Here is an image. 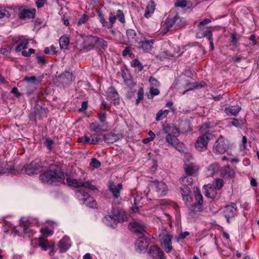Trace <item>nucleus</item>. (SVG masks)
<instances>
[{
  "label": "nucleus",
  "mask_w": 259,
  "mask_h": 259,
  "mask_svg": "<svg viewBox=\"0 0 259 259\" xmlns=\"http://www.w3.org/2000/svg\"><path fill=\"white\" fill-rule=\"evenodd\" d=\"M39 179L42 183L53 186L65 184L64 172L57 166H53L40 174Z\"/></svg>",
  "instance_id": "nucleus-1"
},
{
  "label": "nucleus",
  "mask_w": 259,
  "mask_h": 259,
  "mask_svg": "<svg viewBox=\"0 0 259 259\" xmlns=\"http://www.w3.org/2000/svg\"><path fill=\"white\" fill-rule=\"evenodd\" d=\"M179 136V131L176 126L165 123L163 124L162 130L157 134V138L159 141L165 140L169 144L174 145L178 142L177 137Z\"/></svg>",
  "instance_id": "nucleus-2"
},
{
  "label": "nucleus",
  "mask_w": 259,
  "mask_h": 259,
  "mask_svg": "<svg viewBox=\"0 0 259 259\" xmlns=\"http://www.w3.org/2000/svg\"><path fill=\"white\" fill-rule=\"evenodd\" d=\"M66 181V184L68 186L74 187L75 188L82 187L85 189H89L90 190L93 191L97 190L96 186L92 185L90 181L83 182L79 180L74 179L72 177H67Z\"/></svg>",
  "instance_id": "nucleus-3"
},
{
  "label": "nucleus",
  "mask_w": 259,
  "mask_h": 259,
  "mask_svg": "<svg viewBox=\"0 0 259 259\" xmlns=\"http://www.w3.org/2000/svg\"><path fill=\"white\" fill-rule=\"evenodd\" d=\"M213 135L209 132H204L198 137L195 144V148L199 151H205L207 148L208 141L213 138Z\"/></svg>",
  "instance_id": "nucleus-4"
},
{
  "label": "nucleus",
  "mask_w": 259,
  "mask_h": 259,
  "mask_svg": "<svg viewBox=\"0 0 259 259\" xmlns=\"http://www.w3.org/2000/svg\"><path fill=\"white\" fill-rule=\"evenodd\" d=\"M228 148V141L221 135L214 142L212 151L216 154H223L227 151Z\"/></svg>",
  "instance_id": "nucleus-5"
},
{
  "label": "nucleus",
  "mask_w": 259,
  "mask_h": 259,
  "mask_svg": "<svg viewBox=\"0 0 259 259\" xmlns=\"http://www.w3.org/2000/svg\"><path fill=\"white\" fill-rule=\"evenodd\" d=\"M237 209L236 204L233 202H230L224 207L223 215L228 223H230L231 220L237 215Z\"/></svg>",
  "instance_id": "nucleus-6"
},
{
  "label": "nucleus",
  "mask_w": 259,
  "mask_h": 259,
  "mask_svg": "<svg viewBox=\"0 0 259 259\" xmlns=\"http://www.w3.org/2000/svg\"><path fill=\"white\" fill-rule=\"evenodd\" d=\"M185 24V20L183 18L179 16L176 14L172 19H168L166 20V31L165 33L168 31L170 28L174 26H176V28L178 29L184 26Z\"/></svg>",
  "instance_id": "nucleus-7"
},
{
  "label": "nucleus",
  "mask_w": 259,
  "mask_h": 259,
  "mask_svg": "<svg viewBox=\"0 0 259 259\" xmlns=\"http://www.w3.org/2000/svg\"><path fill=\"white\" fill-rule=\"evenodd\" d=\"M42 166V162L40 160H35L24 166V168L26 174L32 175L39 172Z\"/></svg>",
  "instance_id": "nucleus-8"
},
{
  "label": "nucleus",
  "mask_w": 259,
  "mask_h": 259,
  "mask_svg": "<svg viewBox=\"0 0 259 259\" xmlns=\"http://www.w3.org/2000/svg\"><path fill=\"white\" fill-rule=\"evenodd\" d=\"M128 228L137 236H143L147 234L145 225L139 222L133 221L130 223L128 224Z\"/></svg>",
  "instance_id": "nucleus-9"
},
{
  "label": "nucleus",
  "mask_w": 259,
  "mask_h": 259,
  "mask_svg": "<svg viewBox=\"0 0 259 259\" xmlns=\"http://www.w3.org/2000/svg\"><path fill=\"white\" fill-rule=\"evenodd\" d=\"M120 213L118 210L113 209L112 214L105 216L103 221L108 226L113 227L114 225H117L119 222Z\"/></svg>",
  "instance_id": "nucleus-10"
},
{
  "label": "nucleus",
  "mask_w": 259,
  "mask_h": 259,
  "mask_svg": "<svg viewBox=\"0 0 259 259\" xmlns=\"http://www.w3.org/2000/svg\"><path fill=\"white\" fill-rule=\"evenodd\" d=\"M139 35H141V38L137 43L139 48L143 50V51L145 52L151 51L153 48L152 46L155 42V40H147L142 33H139Z\"/></svg>",
  "instance_id": "nucleus-11"
},
{
  "label": "nucleus",
  "mask_w": 259,
  "mask_h": 259,
  "mask_svg": "<svg viewBox=\"0 0 259 259\" xmlns=\"http://www.w3.org/2000/svg\"><path fill=\"white\" fill-rule=\"evenodd\" d=\"M107 99L111 101L114 105H117L119 104V95L115 89L111 87L107 91Z\"/></svg>",
  "instance_id": "nucleus-12"
},
{
  "label": "nucleus",
  "mask_w": 259,
  "mask_h": 259,
  "mask_svg": "<svg viewBox=\"0 0 259 259\" xmlns=\"http://www.w3.org/2000/svg\"><path fill=\"white\" fill-rule=\"evenodd\" d=\"M148 253L154 258L163 259L164 257L163 251L157 245L151 246Z\"/></svg>",
  "instance_id": "nucleus-13"
},
{
  "label": "nucleus",
  "mask_w": 259,
  "mask_h": 259,
  "mask_svg": "<svg viewBox=\"0 0 259 259\" xmlns=\"http://www.w3.org/2000/svg\"><path fill=\"white\" fill-rule=\"evenodd\" d=\"M172 236L169 234L164 235L161 239V244L166 253L170 252L173 249L171 245Z\"/></svg>",
  "instance_id": "nucleus-14"
},
{
  "label": "nucleus",
  "mask_w": 259,
  "mask_h": 259,
  "mask_svg": "<svg viewBox=\"0 0 259 259\" xmlns=\"http://www.w3.org/2000/svg\"><path fill=\"white\" fill-rule=\"evenodd\" d=\"M150 242V239L147 238L146 235L140 236L136 241V245L138 249L140 251L146 249Z\"/></svg>",
  "instance_id": "nucleus-15"
},
{
  "label": "nucleus",
  "mask_w": 259,
  "mask_h": 259,
  "mask_svg": "<svg viewBox=\"0 0 259 259\" xmlns=\"http://www.w3.org/2000/svg\"><path fill=\"white\" fill-rule=\"evenodd\" d=\"M202 204L195 203L192 204L189 208V215L193 218L196 217L198 213L202 210Z\"/></svg>",
  "instance_id": "nucleus-16"
},
{
  "label": "nucleus",
  "mask_w": 259,
  "mask_h": 259,
  "mask_svg": "<svg viewBox=\"0 0 259 259\" xmlns=\"http://www.w3.org/2000/svg\"><path fill=\"white\" fill-rule=\"evenodd\" d=\"M155 191L157 193L158 197H161L166 194L167 192V187L166 184L162 182H156Z\"/></svg>",
  "instance_id": "nucleus-17"
},
{
  "label": "nucleus",
  "mask_w": 259,
  "mask_h": 259,
  "mask_svg": "<svg viewBox=\"0 0 259 259\" xmlns=\"http://www.w3.org/2000/svg\"><path fill=\"white\" fill-rule=\"evenodd\" d=\"M35 9H23L20 10L19 13V17L21 20H24L26 18H33L35 14Z\"/></svg>",
  "instance_id": "nucleus-18"
},
{
  "label": "nucleus",
  "mask_w": 259,
  "mask_h": 259,
  "mask_svg": "<svg viewBox=\"0 0 259 259\" xmlns=\"http://www.w3.org/2000/svg\"><path fill=\"white\" fill-rule=\"evenodd\" d=\"M184 169L186 175L194 176L198 170V167L193 163L186 164L184 165Z\"/></svg>",
  "instance_id": "nucleus-19"
},
{
  "label": "nucleus",
  "mask_w": 259,
  "mask_h": 259,
  "mask_svg": "<svg viewBox=\"0 0 259 259\" xmlns=\"http://www.w3.org/2000/svg\"><path fill=\"white\" fill-rule=\"evenodd\" d=\"M220 174L225 179H230L235 176V172L230 166L223 167L220 169Z\"/></svg>",
  "instance_id": "nucleus-20"
},
{
  "label": "nucleus",
  "mask_w": 259,
  "mask_h": 259,
  "mask_svg": "<svg viewBox=\"0 0 259 259\" xmlns=\"http://www.w3.org/2000/svg\"><path fill=\"white\" fill-rule=\"evenodd\" d=\"M122 189V184L119 183L117 185H115L113 183H111L109 186V189L112 193L114 198L117 199L120 196V190Z\"/></svg>",
  "instance_id": "nucleus-21"
},
{
  "label": "nucleus",
  "mask_w": 259,
  "mask_h": 259,
  "mask_svg": "<svg viewBox=\"0 0 259 259\" xmlns=\"http://www.w3.org/2000/svg\"><path fill=\"white\" fill-rule=\"evenodd\" d=\"M126 34L128 39L134 43H138L141 38V35L138 34L136 31L133 29H129L126 30Z\"/></svg>",
  "instance_id": "nucleus-22"
},
{
  "label": "nucleus",
  "mask_w": 259,
  "mask_h": 259,
  "mask_svg": "<svg viewBox=\"0 0 259 259\" xmlns=\"http://www.w3.org/2000/svg\"><path fill=\"white\" fill-rule=\"evenodd\" d=\"M180 133L185 134L186 132L191 131L190 123L188 120H181L179 122V127L178 128Z\"/></svg>",
  "instance_id": "nucleus-23"
},
{
  "label": "nucleus",
  "mask_w": 259,
  "mask_h": 259,
  "mask_svg": "<svg viewBox=\"0 0 259 259\" xmlns=\"http://www.w3.org/2000/svg\"><path fill=\"white\" fill-rule=\"evenodd\" d=\"M241 109V108L239 105L230 106L226 107L224 109V111L227 115L236 116L240 111Z\"/></svg>",
  "instance_id": "nucleus-24"
},
{
  "label": "nucleus",
  "mask_w": 259,
  "mask_h": 259,
  "mask_svg": "<svg viewBox=\"0 0 259 259\" xmlns=\"http://www.w3.org/2000/svg\"><path fill=\"white\" fill-rule=\"evenodd\" d=\"M69 238L63 237L59 242L58 246L61 252L66 251L70 247Z\"/></svg>",
  "instance_id": "nucleus-25"
},
{
  "label": "nucleus",
  "mask_w": 259,
  "mask_h": 259,
  "mask_svg": "<svg viewBox=\"0 0 259 259\" xmlns=\"http://www.w3.org/2000/svg\"><path fill=\"white\" fill-rule=\"evenodd\" d=\"M220 166L219 164L216 162L213 163L208 167L206 175L208 177H213L215 173L218 172Z\"/></svg>",
  "instance_id": "nucleus-26"
},
{
  "label": "nucleus",
  "mask_w": 259,
  "mask_h": 259,
  "mask_svg": "<svg viewBox=\"0 0 259 259\" xmlns=\"http://www.w3.org/2000/svg\"><path fill=\"white\" fill-rule=\"evenodd\" d=\"M156 5L153 0H151L148 4L144 16L148 18L150 16V14H153L155 9Z\"/></svg>",
  "instance_id": "nucleus-27"
},
{
  "label": "nucleus",
  "mask_w": 259,
  "mask_h": 259,
  "mask_svg": "<svg viewBox=\"0 0 259 259\" xmlns=\"http://www.w3.org/2000/svg\"><path fill=\"white\" fill-rule=\"evenodd\" d=\"M88 189L80 188L75 191V194L76 197L79 200L83 201L85 198L89 195V194L86 191ZM90 190L89 189H88Z\"/></svg>",
  "instance_id": "nucleus-28"
},
{
  "label": "nucleus",
  "mask_w": 259,
  "mask_h": 259,
  "mask_svg": "<svg viewBox=\"0 0 259 259\" xmlns=\"http://www.w3.org/2000/svg\"><path fill=\"white\" fill-rule=\"evenodd\" d=\"M180 191L183 198V200L186 202L189 201L191 189L188 186H183L180 188Z\"/></svg>",
  "instance_id": "nucleus-29"
},
{
  "label": "nucleus",
  "mask_w": 259,
  "mask_h": 259,
  "mask_svg": "<svg viewBox=\"0 0 259 259\" xmlns=\"http://www.w3.org/2000/svg\"><path fill=\"white\" fill-rule=\"evenodd\" d=\"M82 202L84 205L91 208H95L97 206L96 200L89 195L85 198Z\"/></svg>",
  "instance_id": "nucleus-30"
},
{
  "label": "nucleus",
  "mask_w": 259,
  "mask_h": 259,
  "mask_svg": "<svg viewBox=\"0 0 259 259\" xmlns=\"http://www.w3.org/2000/svg\"><path fill=\"white\" fill-rule=\"evenodd\" d=\"M104 125H100L97 122H92L90 124L89 129L91 131L95 132L96 133H99L102 132H104L105 130L103 129V127Z\"/></svg>",
  "instance_id": "nucleus-31"
},
{
  "label": "nucleus",
  "mask_w": 259,
  "mask_h": 259,
  "mask_svg": "<svg viewBox=\"0 0 259 259\" xmlns=\"http://www.w3.org/2000/svg\"><path fill=\"white\" fill-rule=\"evenodd\" d=\"M183 186H189L193 184V179L192 176L186 175L180 179Z\"/></svg>",
  "instance_id": "nucleus-32"
},
{
  "label": "nucleus",
  "mask_w": 259,
  "mask_h": 259,
  "mask_svg": "<svg viewBox=\"0 0 259 259\" xmlns=\"http://www.w3.org/2000/svg\"><path fill=\"white\" fill-rule=\"evenodd\" d=\"M69 38L66 36H62L59 39L60 47L61 49H67L69 44Z\"/></svg>",
  "instance_id": "nucleus-33"
},
{
  "label": "nucleus",
  "mask_w": 259,
  "mask_h": 259,
  "mask_svg": "<svg viewBox=\"0 0 259 259\" xmlns=\"http://www.w3.org/2000/svg\"><path fill=\"white\" fill-rule=\"evenodd\" d=\"M94 42L96 45L105 50L108 47L107 42L103 38L98 37H94Z\"/></svg>",
  "instance_id": "nucleus-34"
},
{
  "label": "nucleus",
  "mask_w": 259,
  "mask_h": 259,
  "mask_svg": "<svg viewBox=\"0 0 259 259\" xmlns=\"http://www.w3.org/2000/svg\"><path fill=\"white\" fill-rule=\"evenodd\" d=\"M204 194L208 198L214 199L217 196V192L215 189L209 187L208 189H205Z\"/></svg>",
  "instance_id": "nucleus-35"
},
{
  "label": "nucleus",
  "mask_w": 259,
  "mask_h": 259,
  "mask_svg": "<svg viewBox=\"0 0 259 259\" xmlns=\"http://www.w3.org/2000/svg\"><path fill=\"white\" fill-rule=\"evenodd\" d=\"M91 144L96 145L99 142L104 141L105 135L94 134L91 136Z\"/></svg>",
  "instance_id": "nucleus-36"
},
{
  "label": "nucleus",
  "mask_w": 259,
  "mask_h": 259,
  "mask_svg": "<svg viewBox=\"0 0 259 259\" xmlns=\"http://www.w3.org/2000/svg\"><path fill=\"white\" fill-rule=\"evenodd\" d=\"M97 14L98 16L99 17L100 22L102 23L103 26L106 27L108 28H112V26H110L109 24H108V22L105 19L104 16L103 14L101 11L98 10L97 12Z\"/></svg>",
  "instance_id": "nucleus-37"
},
{
  "label": "nucleus",
  "mask_w": 259,
  "mask_h": 259,
  "mask_svg": "<svg viewBox=\"0 0 259 259\" xmlns=\"http://www.w3.org/2000/svg\"><path fill=\"white\" fill-rule=\"evenodd\" d=\"M28 47V42L27 39H24L21 41L20 44L16 47V52H19L22 50L27 48Z\"/></svg>",
  "instance_id": "nucleus-38"
},
{
  "label": "nucleus",
  "mask_w": 259,
  "mask_h": 259,
  "mask_svg": "<svg viewBox=\"0 0 259 259\" xmlns=\"http://www.w3.org/2000/svg\"><path fill=\"white\" fill-rule=\"evenodd\" d=\"M118 139L114 134H110L107 135H105L104 141L108 143H113Z\"/></svg>",
  "instance_id": "nucleus-39"
},
{
  "label": "nucleus",
  "mask_w": 259,
  "mask_h": 259,
  "mask_svg": "<svg viewBox=\"0 0 259 259\" xmlns=\"http://www.w3.org/2000/svg\"><path fill=\"white\" fill-rule=\"evenodd\" d=\"M131 66L133 67H137L138 71H141L143 69V66L141 62L138 59H135L131 62Z\"/></svg>",
  "instance_id": "nucleus-40"
},
{
  "label": "nucleus",
  "mask_w": 259,
  "mask_h": 259,
  "mask_svg": "<svg viewBox=\"0 0 259 259\" xmlns=\"http://www.w3.org/2000/svg\"><path fill=\"white\" fill-rule=\"evenodd\" d=\"M194 195L196 201H197L196 203H199L202 204L203 197L201 194L200 191L198 187L195 188V190L194 191Z\"/></svg>",
  "instance_id": "nucleus-41"
},
{
  "label": "nucleus",
  "mask_w": 259,
  "mask_h": 259,
  "mask_svg": "<svg viewBox=\"0 0 259 259\" xmlns=\"http://www.w3.org/2000/svg\"><path fill=\"white\" fill-rule=\"evenodd\" d=\"M84 48L87 49L88 50H90L92 49L94 47V37H93L91 40L90 39H88L85 40L84 42Z\"/></svg>",
  "instance_id": "nucleus-42"
},
{
  "label": "nucleus",
  "mask_w": 259,
  "mask_h": 259,
  "mask_svg": "<svg viewBox=\"0 0 259 259\" xmlns=\"http://www.w3.org/2000/svg\"><path fill=\"white\" fill-rule=\"evenodd\" d=\"M244 120L240 119V121L237 118H233L231 121V124L237 128H242L243 126Z\"/></svg>",
  "instance_id": "nucleus-43"
},
{
  "label": "nucleus",
  "mask_w": 259,
  "mask_h": 259,
  "mask_svg": "<svg viewBox=\"0 0 259 259\" xmlns=\"http://www.w3.org/2000/svg\"><path fill=\"white\" fill-rule=\"evenodd\" d=\"M59 77L62 79L66 78L68 81H71L73 80V76L71 72L66 71L62 73Z\"/></svg>",
  "instance_id": "nucleus-44"
},
{
  "label": "nucleus",
  "mask_w": 259,
  "mask_h": 259,
  "mask_svg": "<svg viewBox=\"0 0 259 259\" xmlns=\"http://www.w3.org/2000/svg\"><path fill=\"white\" fill-rule=\"evenodd\" d=\"M98 118L103 125H107L106 120V111L104 110L102 112L98 113Z\"/></svg>",
  "instance_id": "nucleus-45"
},
{
  "label": "nucleus",
  "mask_w": 259,
  "mask_h": 259,
  "mask_svg": "<svg viewBox=\"0 0 259 259\" xmlns=\"http://www.w3.org/2000/svg\"><path fill=\"white\" fill-rule=\"evenodd\" d=\"M171 56V54L168 51H165L161 52L158 55L156 56V57L159 60H162L165 58H169Z\"/></svg>",
  "instance_id": "nucleus-46"
},
{
  "label": "nucleus",
  "mask_w": 259,
  "mask_h": 259,
  "mask_svg": "<svg viewBox=\"0 0 259 259\" xmlns=\"http://www.w3.org/2000/svg\"><path fill=\"white\" fill-rule=\"evenodd\" d=\"M89 19V17L85 14L81 16L77 22V26H81L82 24L85 23Z\"/></svg>",
  "instance_id": "nucleus-47"
},
{
  "label": "nucleus",
  "mask_w": 259,
  "mask_h": 259,
  "mask_svg": "<svg viewBox=\"0 0 259 259\" xmlns=\"http://www.w3.org/2000/svg\"><path fill=\"white\" fill-rule=\"evenodd\" d=\"M159 94L160 91L158 89L151 88L150 89V94L147 95V97L150 99H152L154 96L158 95Z\"/></svg>",
  "instance_id": "nucleus-48"
},
{
  "label": "nucleus",
  "mask_w": 259,
  "mask_h": 259,
  "mask_svg": "<svg viewBox=\"0 0 259 259\" xmlns=\"http://www.w3.org/2000/svg\"><path fill=\"white\" fill-rule=\"evenodd\" d=\"M116 19H118V20L122 23H124L125 22L124 15L123 12L120 10H118L116 12Z\"/></svg>",
  "instance_id": "nucleus-49"
},
{
  "label": "nucleus",
  "mask_w": 259,
  "mask_h": 259,
  "mask_svg": "<svg viewBox=\"0 0 259 259\" xmlns=\"http://www.w3.org/2000/svg\"><path fill=\"white\" fill-rule=\"evenodd\" d=\"M187 5V1L186 0H176L175 3V5L177 7L185 8Z\"/></svg>",
  "instance_id": "nucleus-50"
},
{
  "label": "nucleus",
  "mask_w": 259,
  "mask_h": 259,
  "mask_svg": "<svg viewBox=\"0 0 259 259\" xmlns=\"http://www.w3.org/2000/svg\"><path fill=\"white\" fill-rule=\"evenodd\" d=\"M78 141L79 143H81L83 144H91V140L89 137L85 135L84 137L79 138L78 139Z\"/></svg>",
  "instance_id": "nucleus-51"
},
{
  "label": "nucleus",
  "mask_w": 259,
  "mask_h": 259,
  "mask_svg": "<svg viewBox=\"0 0 259 259\" xmlns=\"http://www.w3.org/2000/svg\"><path fill=\"white\" fill-rule=\"evenodd\" d=\"M101 165V162L96 158H93L91 159V161L90 162V165L94 168H98L100 167Z\"/></svg>",
  "instance_id": "nucleus-52"
},
{
  "label": "nucleus",
  "mask_w": 259,
  "mask_h": 259,
  "mask_svg": "<svg viewBox=\"0 0 259 259\" xmlns=\"http://www.w3.org/2000/svg\"><path fill=\"white\" fill-rule=\"evenodd\" d=\"M44 144L49 150H51L53 149V145L54 144V142L53 140L47 138L46 139Z\"/></svg>",
  "instance_id": "nucleus-53"
},
{
  "label": "nucleus",
  "mask_w": 259,
  "mask_h": 259,
  "mask_svg": "<svg viewBox=\"0 0 259 259\" xmlns=\"http://www.w3.org/2000/svg\"><path fill=\"white\" fill-rule=\"evenodd\" d=\"M206 36H208V39L209 40V42H211V41H212V33L211 31L210 30H206L203 34H202L201 36H199L198 37L202 38Z\"/></svg>",
  "instance_id": "nucleus-54"
},
{
  "label": "nucleus",
  "mask_w": 259,
  "mask_h": 259,
  "mask_svg": "<svg viewBox=\"0 0 259 259\" xmlns=\"http://www.w3.org/2000/svg\"><path fill=\"white\" fill-rule=\"evenodd\" d=\"M10 16L11 15L8 11L5 9L0 7V19L4 17L9 18Z\"/></svg>",
  "instance_id": "nucleus-55"
},
{
  "label": "nucleus",
  "mask_w": 259,
  "mask_h": 259,
  "mask_svg": "<svg viewBox=\"0 0 259 259\" xmlns=\"http://www.w3.org/2000/svg\"><path fill=\"white\" fill-rule=\"evenodd\" d=\"M210 128V123L205 122L203 123L200 128L201 134L204 133V132H209L208 129Z\"/></svg>",
  "instance_id": "nucleus-56"
},
{
  "label": "nucleus",
  "mask_w": 259,
  "mask_h": 259,
  "mask_svg": "<svg viewBox=\"0 0 259 259\" xmlns=\"http://www.w3.org/2000/svg\"><path fill=\"white\" fill-rule=\"evenodd\" d=\"M190 235V233L188 231H185L181 232L179 236H176V239L177 241H179L181 239H185L187 236Z\"/></svg>",
  "instance_id": "nucleus-57"
},
{
  "label": "nucleus",
  "mask_w": 259,
  "mask_h": 259,
  "mask_svg": "<svg viewBox=\"0 0 259 259\" xmlns=\"http://www.w3.org/2000/svg\"><path fill=\"white\" fill-rule=\"evenodd\" d=\"M215 189H218L220 190L222 188L224 185V182L222 179H217L215 180Z\"/></svg>",
  "instance_id": "nucleus-58"
},
{
  "label": "nucleus",
  "mask_w": 259,
  "mask_h": 259,
  "mask_svg": "<svg viewBox=\"0 0 259 259\" xmlns=\"http://www.w3.org/2000/svg\"><path fill=\"white\" fill-rule=\"evenodd\" d=\"M165 115L163 113V110H160L158 111V112L156 114V120L157 121H159L162 119L163 118H165Z\"/></svg>",
  "instance_id": "nucleus-59"
},
{
  "label": "nucleus",
  "mask_w": 259,
  "mask_h": 259,
  "mask_svg": "<svg viewBox=\"0 0 259 259\" xmlns=\"http://www.w3.org/2000/svg\"><path fill=\"white\" fill-rule=\"evenodd\" d=\"M24 80L28 82L34 83H36V81L37 80L36 77L34 76H31L30 77L26 76L25 77Z\"/></svg>",
  "instance_id": "nucleus-60"
},
{
  "label": "nucleus",
  "mask_w": 259,
  "mask_h": 259,
  "mask_svg": "<svg viewBox=\"0 0 259 259\" xmlns=\"http://www.w3.org/2000/svg\"><path fill=\"white\" fill-rule=\"evenodd\" d=\"M149 81L151 84L155 87L159 86L160 83L153 76H151L149 78Z\"/></svg>",
  "instance_id": "nucleus-61"
},
{
  "label": "nucleus",
  "mask_w": 259,
  "mask_h": 259,
  "mask_svg": "<svg viewBox=\"0 0 259 259\" xmlns=\"http://www.w3.org/2000/svg\"><path fill=\"white\" fill-rule=\"evenodd\" d=\"M40 232L42 235L45 237H47L49 235H52V232L48 228H44L40 230Z\"/></svg>",
  "instance_id": "nucleus-62"
},
{
  "label": "nucleus",
  "mask_w": 259,
  "mask_h": 259,
  "mask_svg": "<svg viewBox=\"0 0 259 259\" xmlns=\"http://www.w3.org/2000/svg\"><path fill=\"white\" fill-rule=\"evenodd\" d=\"M37 62L39 64L45 65L47 63V61L45 58L41 56H36Z\"/></svg>",
  "instance_id": "nucleus-63"
},
{
  "label": "nucleus",
  "mask_w": 259,
  "mask_h": 259,
  "mask_svg": "<svg viewBox=\"0 0 259 259\" xmlns=\"http://www.w3.org/2000/svg\"><path fill=\"white\" fill-rule=\"evenodd\" d=\"M211 22V20L208 18H205L203 21L199 22L198 24V27L199 28H201L203 27L204 25L208 24Z\"/></svg>",
  "instance_id": "nucleus-64"
}]
</instances>
